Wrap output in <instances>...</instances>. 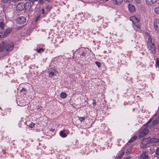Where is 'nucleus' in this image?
Segmentation results:
<instances>
[{
	"mask_svg": "<svg viewBox=\"0 0 159 159\" xmlns=\"http://www.w3.org/2000/svg\"><path fill=\"white\" fill-rule=\"evenodd\" d=\"M128 8L129 10L131 12H133L135 11V8L134 6L131 4H129L128 5Z\"/></svg>",
	"mask_w": 159,
	"mask_h": 159,
	"instance_id": "nucleus-14",
	"label": "nucleus"
},
{
	"mask_svg": "<svg viewBox=\"0 0 159 159\" xmlns=\"http://www.w3.org/2000/svg\"><path fill=\"white\" fill-rule=\"evenodd\" d=\"M51 0H45V1L49 2Z\"/></svg>",
	"mask_w": 159,
	"mask_h": 159,
	"instance_id": "nucleus-39",
	"label": "nucleus"
},
{
	"mask_svg": "<svg viewBox=\"0 0 159 159\" xmlns=\"http://www.w3.org/2000/svg\"><path fill=\"white\" fill-rule=\"evenodd\" d=\"M60 96L61 98H64L66 97L67 95L65 93L62 92L60 94Z\"/></svg>",
	"mask_w": 159,
	"mask_h": 159,
	"instance_id": "nucleus-19",
	"label": "nucleus"
},
{
	"mask_svg": "<svg viewBox=\"0 0 159 159\" xmlns=\"http://www.w3.org/2000/svg\"><path fill=\"white\" fill-rule=\"evenodd\" d=\"M78 119L81 122H82V121L84 120L85 119V118L84 117H78Z\"/></svg>",
	"mask_w": 159,
	"mask_h": 159,
	"instance_id": "nucleus-27",
	"label": "nucleus"
},
{
	"mask_svg": "<svg viewBox=\"0 0 159 159\" xmlns=\"http://www.w3.org/2000/svg\"><path fill=\"white\" fill-rule=\"evenodd\" d=\"M157 0H146V2L147 5L149 6H152L155 3Z\"/></svg>",
	"mask_w": 159,
	"mask_h": 159,
	"instance_id": "nucleus-13",
	"label": "nucleus"
},
{
	"mask_svg": "<svg viewBox=\"0 0 159 159\" xmlns=\"http://www.w3.org/2000/svg\"><path fill=\"white\" fill-rule=\"evenodd\" d=\"M136 139V137L135 136H134L132 137L128 141L129 143H131L133 142Z\"/></svg>",
	"mask_w": 159,
	"mask_h": 159,
	"instance_id": "nucleus-24",
	"label": "nucleus"
},
{
	"mask_svg": "<svg viewBox=\"0 0 159 159\" xmlns=\"http://www.w3.org/2000/svg\"><path fill=\"white\" fill-rule=\"evenodd\" d=\"M64 130L61 131L59 133L60 135L62 137H66L67 136V134L64 132Z\"/></svg>",
	"mask_w": 159,
	"mask_h": 159,
	"instance_id": "nucleus-15",
	"label": "nucleus"
},
{
	"mask_svg": "<svg viewBox=\"0 0 159 159\" xmlns=\"http://www.w3.org/2000/svg\"><path fill=\"white\" fill-rule=\"evenodd\" d=\"M93 20L92 21H94V20Z\"/></svg>",
	"mask_w": 159,
	"mask_h": 159,
	"instance_id": "nucleus-44",
	"label": "nucleus"
},
{
	"mask_svg": "<svg viewBox=\"0 0 159 159\" xmlns=\"http://www.w3.org/2000/svg\"><path fill=\"white\" fill-rule=\"evenodd\" d=\"M154 25L156 32L159 33V20H156L154 22Z\"/></svg>",
	"mask_w": 159,
	"mask_h": 159,
	"instance_id": "nucleus-8",
	"label": "nucleus"
},
{
	"mask_svg": "<svg viewBox=\"0 0 159 159\" xmlns=\"http://www.w3.org/2000/svg\"><path fill=\"white\" fill-rule=\"evenodd\" d=\"M16 9L19 11H22L25 9L24 3L20 2L18 3L16 6Z\"/></svg>",
	"mask_w": 159,
	"mask_h": 159,
	"instance_id": "nucleus-7",
	"label": "nucleus"
},
{
	"mask_svg": "<svg viewBox=\"0 0 159 159\" xmlns=\"http://www.w3.org/2000/svg\"><path fill=\"white\" fill-rule=\"evenodd\" d=\"M126 1H128V2H131L133 0H125Z\"/></svg>",
	"mask_w": 159,
	"mask_h": 159,
	"instance_id": "nucleus-40",
	"label": "nucleus"
},
{
	"mask_svg": "<svg viewBox=\"0 0 159 159\" xmlns=\"http://www.w3.org/2000/svg\"><path fill=\"white\" fill-rule=\"evenodd\" d=\"M25 9L26 10H30L31 7V5L30 2H26L25 4L24 3Z\"/></svg>",
	"mask_w": 159,
	"mask_h": 159,
	"instance_id": "nucleus-11",
	"label": "nucleus"
},
{
	"mask_svg": "<svg viewBox=\"0 0 159 159\" xmlns=\"http://www.w3.org/2000/svg\"><path fill=\"white\" fill-rule=\"evenodd\" d=\"M147 36L148 38L147 40L148 48L150 52V53L153 54H155L156 51L154 42L152 41V38L148 34Z\"/></svg>",
	"mask_w": 159,
	"mask_h": 159,
	"instance_id": "nucleus-2",
	"label": "nucleus"
},
{
	"mask_svg": "<svg viewBox=\"0 0 159 159\" xmlns=\"http://www.w3.org/2000/svg\"><path fill=\"white\" fill-rule=\"evenodd\" d=\"M42 13L43 14L44 13V11L43 9H42Z\"/></svg>",
	"mask_w": 159,
	"mask_h": 159,
	"instance_id": "nucleus-37",
	"label": "nucleus"
},
{
	"mask_svg": "<svg viewBox=\"0 0 159 159\" xmlns=\"http://www.w3.org/2000/svg\"><path fill=\"white\" fill-rule=\"evenodd\" d=\"M14 43L11 41H6L0 44V52L6 51L7 52L11 51L14 48Z\"/></svg>",
	"mask_w": 159,
	"mask_h": 159,
	"instance_id": "nucleus-1",
	"label": "nucleus"
},
{
	"mask_svg": "<svg viewBox=\"0 0 159 159\" xmlns=\"http://www.w3.org/2000/svg\"><path fill=\"white\" fill-rule=\"evenodd\" d=\"M35 124L33 122H31L30 125L29 126L30 128H33L34 127Z\"/></svg>",
	"mask_w": 159,
	"mask_h": 159,
	"instance_id": "nucleus-30",
	"label": "nucleus"
},
{
	"mask_svg": "<svg viewBox=\"0 0 159 159\" xmlns=\"http://www.w3.org/2000/svg\"><path fill=\"white\" fill-rule=\"evenodd\" d=\"M150 140L151 142L152 143H156L159 141V139L155 138H152Z\"/></svg>",
	"mask_w": 159,
	"mask_h": 159,
	"instance_id": "nucleus-17",
	"label": "nucleus"
},
{
	"mask_svg": "<svg viewBox=\"0 0 159 159\" xmlns=\"http://www.w3.org/2000/svg\"><path fill=\"white\" fill-rule=\"evenodd\" d=\"M148 143V139H143L141 142V147L142 148H144L145 145Z\"/></svg>",
	"mask_w": 159,
	"mask_h": 159,
	"instance_id": "nucleus-12",
	"label": "nucleus"
},
{
	"mask_svg": "<svg viewBox=\"0 0 159 159\" xmlns=\"http://www.w3.org/2000/svg\"><path fill=\"white\" fill-rule=\"evenodd\" d=\"M130 157L129 156H128L126 157H125L123 159H130Z\"/></svg>",
	"mask_w": 159,
	"mask_h": 159,
	"instance_id": "nucleus-34",
	"label": "nucleus"
},
{
	"mask_svg": "<svg viewBox=\"0 0 159 159\" xmlns=\"http://www.w3.org/2000/svg\"><path fill=\"white\" fill-rule=\"evenodd\" d=\"M156 66L158 67L159 68V62L158 58H157L156 61Z\"/></svg>",
	"mask_w": 159,
	"mask_h": 159,
	"instance_id": "nucleus-29",
	"label": "nucleus"
},
{
	"mask_svg": "<svg viewBox=\"0 0 159 159\" xmlns=\"http://www.w3.org/2000/svg\"><path fill=\"white\" fill-rule=\"evenodd\" d=\"M39 0V2H40V3H42L43 2V1L42 0Z\"/></svg>",
	"mask_w": 159,
	"mask_h": 159,
	"instance_id": "nucleus-36",
	"label": "nucleus"
},
{
	"mask_svg": "<svg viewBox=\"0 0 159 159\" xmlns=\"http://www.w3.org/2000/svg\"><path fill=\"white\" fill-rule=\"evenodd\" d=\"M64 131L65 132H66L67 134H69L70 133V132L67 129V130H64Z\"/></svg>",
	"mask_w": 159,
	"mask_h": 159,
	"instance_id": "nucleus-33",
	"label": "nucleus"
},
{
	"mask_svg": "<svg viewBox=\"0 0 159 159\" xmlns=\"http://www.w3.org/2000/svg\"><path fill=\"white\" fill-rule=\"evenodd\" d=\"M36 51L38 53H41L43 52L44 51V49L42 48H40L39 49H37Z\"/></svg>",
	"mask_w": 159,
	"mask_h": 159,
	"instance_id": "nucleus-23",
	"label": "nucleus"
},
{
	"mask_svg": "<svg viewBox=\"0 0 159 159\" xmlns=\"http://www.w3.org/2000/svg\"><path fill=\"white\" fill-rule=\"evenodd\" d=\"M154 12L157 14H159V7H156L154 8Z\"/></svg>",
	"mask_w": 159,
	"mask_h": 159,
	"instance_id": "nucleus-20",
	"label": "nucleus"
},
{
	"mask_svg": "<svg viewBox=\"0 0 159 159\" xmlns=\"http://www.w3.org/2000/svg\"><path fill=\"white\" fill-rule=\"evenodd\" d=\"M158 50L159 51V45L158 46Z\"/></svg>",
	"mask_w": 159,
	"mask_h": 159,
	"instance_id": "nucleus-42",
	"label": "nucleus"
},
{
	"mask_svg": "<svg viewBox=\"0 0 159 159\" xmlns=\"http://www.w3.org/2000/svg\"><path fill=\"white\" fill-rule=\"evenodd\" d=\"M30 1L33 4H35L36 5L39 3L38 0H30Z\"/></svg>",
	"mask_w": 159,
	"mask_h": 159,
	"instance_id": "nucleus-21",
	"label": "nucleus"
},
{
	"mask_svg": "<svg viewBox=\"0 0 159 159\" xmlns=\"http://www.w3.org/2000/svg\"><path fill=\"white\" fill-rule=\"evenodd\" d=\"M156 154L158 155H159V147L157 148Z\"/></svg>",
	"mask_w": 159,
	"mask_h": 159,
	"instance_id": "nucleus-32",
	"label": "nucleus"
},
{
	"mask_svg": "<svg viewBox=\"0 0 159 159\" xmlns=\"http://www.w3.org/2000/svg\"><path fill=\"white\" fill-rule=\"evenodd\" d=\"M5 25L2 21L0 22V30H3L5 28Z\"/></svg>",
	"mask_w": 159,
	"mask_h": 159,
	"instance_id": "nucleus-18",
	"label": "nucleus"
},
{
	"mask_svg": "<svg viewBox=\"0 0 159 159\" xmlns=\"http://www.w3.org/2000/svg\"><path fill=\"white\" fill-rule=\"evenodd\" d=\"M135 2L138 4H140L142 2V0H135Z\"/></svg>",
	"mask_w": 159,
	"mask_h": 159,
	"instance_id": "nucleus-31",
	"label": "nucleus"
},
{
	"mask_svg": "<svg viewBox=\"0 0 159 159\" xmlns=\"http://www.w3.org/2000/svg\"><path fill=\"white\" fill-rule=\"evenodd\" d=\"M54 73L53 72H51L49 73V77L52 78L54 75Z\"/></svg>",
	"mask_w": 159,
	"mask_h": 159,
	"instance_id": "nucleus-25",
	"label": "nucleus"
},
{
	"mask_svg": "<svg viewBox=\"0 0 159 159\" xmlns=\"http://www.w3.org/2000/svg\"><path fill=\"white\" fill-rule=\"evenodd\" d=\"M108 0H106V1H107Z\"/></svg>",
	"mask_w": 159,
	"mask_h": 159,
	"instance_id": "nucleus-46",
	"label": "nucleus"
},
{
	"mask_svg": "<svg viewBox=\"0 0 159 159\" xmlns=\"http://www.w3.org/2000/svg\"><path fill=\"white\" fill-rule=\"evenodd\" d=\"M51 131H53V130H54V129H50Z\"/></svg>",
	"mask_w": 159,
	"mask_h": 159,
	"instance_id": "nucleus-41",
	"label": "nucleus"
},
{
	"mask_svg": "<svg viewBox=\"0 0 159 159\" xmlns=\"http://www.w3.org/2000/svg\"><path fill=\"white\" fill-rule=\"evenodd\" d=\"M2 35H0V38L1 37V36Z\"/></svg>",
	"mask_w": 159,
	"mask_h": 159,
	"instance_id": "nucleus-45",
	"label": "nucleus"
},
{
	"mask_svg": "<svg viewBox=\"0 0 159 159\" xmlns=\"http://www.w3.org/2000/svg\"><path fill=\"white\" fill-rule=\"evenodd\" d=\"M26 21L25 18L23 16L18 17L17 19V22L20 24H24Z\"/></svg>",
	"mask_w": 159,
	"mask_h": 159,
	"instance_id": "nucleus-6",
	"label": "nucleus"
},
{
	"mask_svg": "<svg viewBox=\"0 0 159 159\" xmlns=\"http://www.w3.org/2000/svg\"><path fill=\"white\" fill-rule=\"evenodd\" d=\"M11 30L9 29H6L5 31L3 32H1L2 33V36H6V35L9 34L11 32Z\"/></svg>",
	"mask_w": 159,
	"mask_h": 159,
	"instance_id": "nucleus-10",
	"label": "nucleus"
},
{
	"mask_svg": "<svg viewBox=\"0 0 159 159\" xmlns=\"http://www.w3.org/2000/svg\"><path fill=\"white\" fill-rule=\"evenodd\" d=\"M139 159H149V157L145 152H143L139 157Z\"/></svg>",
	"mask_w": 159,
	"mask_h": 159,
	"instance_id": "nucleus-9",
	"label": "nucleus"
},
{
	"mask_svg": "<svg viewBox=\"0 0 159 159\" xmlns=\"http://www.w3.org/2000/svg\"><path fill=\"white\" fill-rule=\"evenodd\" d=\"M85 53L84 52H83L82 53V56H85Z\"/></svg>",
	"mask_w": 159,
	"mask_h": 159,
	"instance_id": "nucleus-38",
	"label": "nucleus"
},
{
	"mask_svg": "<svg viewBox=\"0 0 159 159\" xmlns=\"http://www.w3.org/2000/svg\"><path fill=\"white\" fill-rule=\"evenodd\" d=\"M43 107L42 106L38 105L37 107V109L39 111H41Z\"/></svg>",
	"mask_w": 159,
	"mask_h": 159,
	"instance_id": "nucleus-26",
	"label": "nucleus"
},
{
	"mask_svg": "<svg viewBox=\"0 0 159 159\" xmlns=\"http://www.w3.org/2000/svg\"><path fill=\"white\" fill-rule=\"evenodd\" d=\"M26 91V89H25L24 88H23L22 89L20 90V91L21 92H22L23 91Z\"/></svg>",
	"mask_w": 159,
	"mask_h": 159,
	"instance_id": "nucleus-35",
	"label": "nucleus"
},
{
	"mask_svg": "<svg viewBox=\"0 0 159 159\" xmlns=\"http://www.w3.org/2000/svg\"><path fill=\"white\" fill-rule=\"evenodd\" d=\"M1 2L4 3H7L8 2L11 3V2H14L15 0H1Z\"/></svg>",
	"mask_w": 159,
	"mask_h": 159,
	"instance_id": "nucleus-16",
	"label": "nucleus"
},
{
	"mask_svg": "<svg viewBox=\"0 0 159 159\" xmlns=\"http://www.w3.org/2000/svg\"><path fill=\"white\" fill-rule=\"evenodd\" d=\"M95 63L96 64L97 66L98 67H100V66H101V63L99 62H98V61H96L95 62Z\"/></svg>",
	"mask_w": 159,
	"mask_h": 159,
	"instance_id": "nucleus-28",
	"label": "nucleus"
},
{
	"mask_svg": "<svg viewBox=\"0 0 159 159\" xmlns=\"http://www.w3.org/2000/svg\"><path fill=\"white\" fill-rule=\"evenodd\" d=\"M93 20L92 21H94V20Z\"/></svg>",
	"mask_w": 159,
	"mask_h": 159,
	"instance_id": "nucleus-43",
	"label": "nucleus"
},
{
	"mask_svg": "<svg viewBox=\"0 0 159 159\" xmlns=\"http://www.w3.org/2000/svg\"><path fill=\"white\" fill-rule=\"evenodd\" d=\"M152 121V119H150L148 121L146 124V125L148 126V127L150 128H152L154 126L158 124L159 123V120L157 119H156L153 121L152 122V124H151V122Z\"/></svg>",
	"mask_w": 159,
	"mask_h": 159,
	"instance_id": "nucleus-5",
	"label": "nucleus"
},
{
	"mask_svg": "<svg viewBox=\"0 0 159 159\" xmlns=\"http://www.w3.org/2000/svg\"><path fill=\"white\" fill-rule=\"evenodd\" d=\"M148 126L146 125V124L144 125L142 127V130L140 132L139 136L140 138H142L145 136L149 131V129Z\"/></svg>",
	"mask_w": 159,
	"mask_h": 159,
	"instance_id": "nucleus-4",
	"label": "nucleus"
},
{
	"mask_svg": "<svg viewBox=\"0 0 159 159\" xmlns=\"http://www.w3.org/2000/svg\"><path fill=\"white\" fill-rule=\"evenodd\" d=\"M130 19L132 21L134 24V28H135V26L138 29H140V28L139 20L136 17L134 16H131L130 17ZM134 29L136 30V29L135 28H134Z\"/></svg>",
	"mask_w": 159,
	"mask_h": 159,
	"instance_id": "nucleus-3",
	"label": "nucleus"
},
{
	"mask_svg": "<svg viewBox=\"0 0 159 159\" xmlns=\"http://www.w3.org/2000/svg\"><path fill=\"white\" fill-rule=\"evenodd\" d=\"M123 1V0H115L116 4L118 5L120 4Z\"/></svg>",
	"mask_w": 159,
	"mask_h": 159,
	"instance_id": "nucleus-22",
	"label": "nucleus"
}]
</instances>
